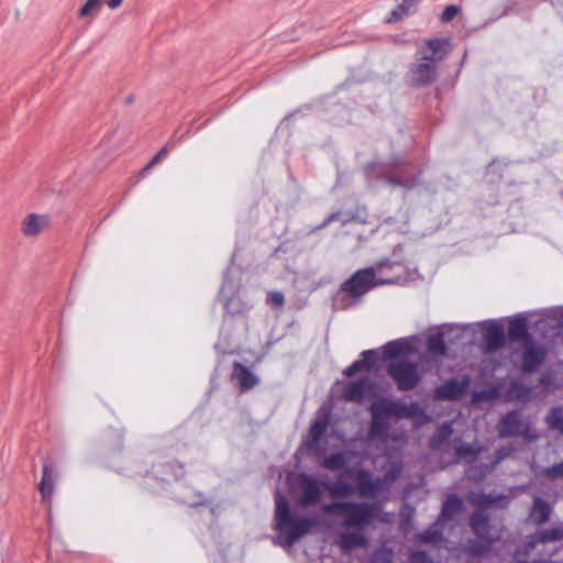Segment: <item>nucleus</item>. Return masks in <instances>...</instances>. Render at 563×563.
Masks as SVG:
<instances>
[{"instance_id": "nucleus-6", "label": "nucleus", "mask_w": 563, "mask_h": 563, "mask_svg": "<svg viewBox=\"0 0 563 563\" xmlns=\"http://www.w3.org/2000/svg\"><path fill=\"white\" fill-rule=\"evenodd\" d=\"M384 264H378L376 268H365L357 271L350 279L343 283L342 290L352 296H362L376 285L393 283L391 279H376V273L380 272Z\"/></svg>"}, {"instance_id": "nucleus-12", "label": "nucleus", "mask_w": 563, "mask_h": 563, "mask_svg": "<svg viewBox=\"0 0 563 563\" xmlns=\"http://www.w3.org/2000/svg\"><path fill=\"white\" fill-rule=\"evenodd\" d=\"M51 225L47 214L30 213L21 222V232L26 238H36Z\"/></svg>"}, {"instance_id": "nucleus-41", "label": "nucleus", "mask_w": 563, "mask_h": 563, "mask_svg": "<svg viewBox=\"0 0 563 563\" xmlns=\"http://www.w3.org/2000/svg\"><path fill=\"white\" fill-rule=\"evenodd\" d=\"M123 1L124 0H109L108 1V7L111 10L118 9L123 3Z\"/></svg>"}, {"instance_id": "nucleus-27", "label": "nucleus", "mask_w": 563, "mask_h": 563, "mask_svg": "<svg viewBox=\"0 0 563 563\" xmlns=\"http://www.w3.org/2000/svg\"><path fill=\"white\" fill-rule=\"evenodd\" d=\"M103 0H87L79 10V18L95 19L101 9Z\"/></svg>"}, {"instance_id": "nucleus-45", "label": "nucleus", "mask_w": 563, "mask_h": 563, "mask_svg": "<svg viewBox=\"0 0 563 563\" xmlns=\"http://www.w3.org/2000/svg\"><path fill=\"white\" fill-rule=\"evenodd\" d=\"M479 399V396L476 394L474 395V401H477Z\"/></svg>"}, {"instance_id": "nucleus-38", "label": "nucleus", "mask_w": 563, "mask_h": 563, "mask_svg": "<svg viewBox=\"0 0 563 563\" xmlns=\"http://www.w3.org/2000/svg\"><path fill=\"white\" fill-rule=\"evenodd\" d=\"M419 0H404L399 7L402 14H409L410 10L418 3Z\"/></svg>"}, {"instance_id": "nucleus-26", "label": "nucleus", "mask_w": 563, "mask_h": 563, "mask_svg": "<svg viewBox=\"0 0 563 563\" xmlns=\"http://www.w3.org/2000/svg\"><path fill=\"white\" fill-rule=\"evenodd\" d=\"M325 488L333 497H347L355 492V488L351 484L343 481H336L332 484H329L325 486Z\"/></svg>"}, {"instance_id": "nucleus-7", "label": "nucleus", "mask_w": 563, "mask_h": 563, "mask_svg": "<svg viewBox=\"0 0 563 563\" xmlns=\"http://www.w3.org/2000/svg\"><path fill=\"white\" fill-rule=\"evenodd\" d=\"M462 509V500L455 496L451 495L448 497L442 507V512L439 520L427 531L420 533L418 536V540L426 544H438L442 541V534L440 531V526L443 525L445 520H451L457 515Z\"/></svg>"}, {"instance_id": "nucleus-36", "label": "nucleus", "mask_w": 563, "mask_h": 563, "mask_svg": "<svg viewBox=\"0 0 563 563\" xmlns=\"http://www.w3.org/2000/svg\"><path fill=\"white\" fill-rule=\"evenodd\" d=\"M545 475L551 478L563 477V462L547 468Z\"/></svg>"}, {"instance_id": "nucleus-2", "label": "nucleus", "mask_w": 563, "mask_h": 563, "mask_svg": "<svg viewBox=\"0 0 563 563\" xmlns=\"http://www.w3.org/2000/svg\"><path fill=\"white\" fill-rule=\"evenodd\" d=\"M322 511L342 518L341 527L353 528L336 534V544L344 551L362 548L367 543L364 528L376 520L388 521L387 515L382 514L376 504L334 501L324 504Z\"/></svg>"}, {"instance_id": "nucleus-22", "label": "nucleus", "mask_w": 563, "mask_h": 563, "mask_svg": "<svg viewBox=\"0 0 563 563\" xmlns=\"http://www.w3.org/2000/svg\"><path fill=\"white\" fill-rule=\"evenodd\" d=\"M352 452H341L336 454H332L327 456L323 461V466L331 471H338L345 466V464L350 463L352 460Z\"/></svg>"}, {"instance_id": "nucleus-21", "label": "nucleus", "mask_w": 563, "mask_h": 563, "mask_svg": "<svg viewBox=\"0 0 563 563\" xmlns=\"http://www.w3.org/2000/svg\"><path fill=\"white\" fill-rule=\"evenodd\" d=\"M38 489L42 495V499L45 503H48L54 492V476L48 464H45L43 467V476Z\"/></svg>"}, {"instance_id": "nucleus-13", "label": "nucleus", "mask_w": 563, "mask_h": 563, "mask_svg": "<svg viewBox=\"0 0 563 563\" xmlns=\"http://www.w3.org/2000/svg\"><path fill=\"white\" fill-rule=\"evenodd\" d=\"M437 77V67L433 63L418 59L410 68V80L413 85L421 86L432 82Z\"/></svg>"}, {"instance_id": "nucleus-24", "label": "nucleus", "mask_w": 563, "mask_h": 563, "mask_svg": "<svg viewBox=\"0 0 563 563\" xmlns=\"http://www.w3.org/2000/svg\"><path fill=\"white\" fill-rule=\"evenodd\" d=\"M550 506L544 500L541 498H534L530 517L537 525L545 522L550 517Z\"/></svg>"}, {"instance_id": "nucleus-35", "label": "nucleus", "mask_w": 563, "mask_h": 563, "mask_svg": "<svg viewBox=\"0 0 563 563\" xmlns=\"http://www.w3.org/2000/svg\"><path fill=\"white\" fill-rule=\"evenodd\" d=\"M267 302L276 307H283L285 297L280 291H271L267 296Z\"/></svg>"}, {"instance_id": "nucleus-1", "label": "nucleus", "mask_w": 563, "mask_h": 563, "mask_svg": "<svg viewBox=\"0 0 563 563\" xmlns=\"http://www.w3.org/2000/svg\"><path fill=\"white\" fill-rule=\"evenodd\" d=\"M418 410L419 407L416 404L406 405L387 399L377 400L372 405L369 440L384 446L388 470L382 479H373L371 473L366 471L351 472L350 475L354 477L361 497H376L385 489L387 484L399 476L401 465L397 461H393L391 451L401 449L405 444V439L401 434L391 438L386 434L387 420L391 417L408 418L416 415Z\"/></svg>"}, {"instance_id": "nucleus-10", "label": "nucleus", "mask_w": 563, "mask_h": 563, "mask_svg": "<svg viewBox=\"0 0 563 563\" xmlns=\"http://www.w3.org/2000/svg\"><path fill=\"white\" fill-rule=\"evenodd\" d=\"M341 397L346 401L360 402L364 398L375 397V385L367 378L363 377L355 382L344 384Z\"/></svg>"}, {"instance_id": "nucleus-15", "label": "nucleus", "mask_w": 563, "mask_h": 563, "mask_svg": "<svg viewBox=\"0 0 563 563\" xmlns=\"http://www.w3.org/2000/svg\"><path fill=\"white\" fill-rule=\"evenodd\" d=\"M560 540H563V525L538 532L530 541L523 545L525 549L522 551H518V554H528L538 542L544 543Z\"/></svg>"}, {"instance_id": "nucleus-29", "label": "nucleus", "mask_w": 563, "mask_h": 563, "mask_svg": "<svg viewBox=\"0 0 563 563\" xmlns=\"http://www.w3.org/2000/svg\"><path fill=\"white\" fill-rule=\"evenodd\" d=\"M452 434V428L450 424H442L438 430L437 433L432 437L430 441V445L432 449H440L442 444L446 441V439L450 438Z\"/></svg>"}, {"instance_id": "nucleus-28", "label": "nucleus", "mask_w": 563, "mask_h": 563, "mask_svg": "<svg viewBox=\"0 0 563 563\" xmlns=\"http://www.w3.org/2000/svg\"><path fill=\"white\" fill-rule=\"evenodd\" d=\"M468 501L476 507L486 508V507L496 505L498 501V498L493 497L490 495H485L482 493H471L468 495Z\"/></svg>"}, {"instance_id": "nucleus-42", "label": "nucleus", "mask_w": 563, "mask_h": 563, "mask_svg": "<svg viewBox=\"0 0 563 563\" xmlns=\"http://www.w3.org/2000/svg\"><path fill=\"white\" fill-rule=\"evenodd\" d=\"M509 451L510 450L500 449L498 451V456H497V461L496 462H498V461L503 460L505 456H507L509 454Z\"/></svg>"}, {"instance_id": "nucleus-37", "label": "nucleus", "mask_w": 563, "mask_h": 563, "mask_svg": "<svg viewBox=\"0 0 563 563\" xmlns=\"http://www.w3.org/2000/svg\"><path fill=\"white\" fill-rule=\"evenodd\" d=\"M410 563H431V561L424 552H413L410 555Z\"/></svg>"}, {"instance_id": "nucleus-31", "label": "nucleus", "mask_w": 563, "mask_h": 563, "mask_svg": "<svg viewBox=\"0 0 563 563\" xmlns=\"http://www.w3.org/2000/svg\"><path fill=\"white\" fill-rule=\"evenodd\" d=\"M547 421L551 429H555L563 434V410L561 408L552 409Z\"/></svg>"}, {"instance_id": "nucleus-39", "label": "nucleus", "mask_w": 563, "mask_h": 563, "mask_svg": "<svg viewBox=\"0 0 563 563\" xmlns=\"http://www.w3.org/2000/svg\"><path fill=\"white\" fill-rule=\"evenodd\" d=\"M404 16H406V14H402L400 7L398 5L395 10H393L390 12V15L387 19V22L394 23V22L401 20Z\"/></svg>"}, {"instance_id": "nucleus-40", "label": "nucleus", "mask_w": 563, "mask_h": 563, "mask_svg": "<svg viewBox=\"0 0 563 563\" xmlns=\"http://www.w3.org/2000/svg\"><path fill=\"white\" fill-rule=\"evenodd\" d=\"M168 152L169 150L167 145L162 147L161 151L152 158V164H158L167 156Z\"/></svg>"}, {"instance_id": "nucleus-5", "label": "nucleus", "mask_w": 563, "mask_h": 563, "mask_svg": "<svg viewBox=\"0 0 563 563\" xmlns=\"http://www.w3.org/2000/svg\"><path fill=\"white\" fill-rule=\"evenodd\" d=\"M471 527L474 533L482 540L481 544H472L466 549L471 556H484L489 550L492 544L498 539V534L489 526L487 518L483 512H475L471 517Z\"/></svg>"}, {"instance_id": "nucleus-30", "label": "nucleus", "mask_w": 563, "mask_h": 563, "mask_svg": "<svg viewBox=\"0 0 563 563\" xmlns=\"http://www.w3.org/2000/svg\"><path fill=\"white\" fill-rule=\"evenodd\" d=\"M454 450L459 459H463L466 461H472L478 453V450L475 449L473 445L462 444L460 442H455Z\"/></svg>"}, {"instance_id": "nucleus-20", "label": "nucleus", "mask_w": 563, "mask_h": 563, "mask_svg": "<svg viewBox=\"0 0 563 563\" xmlns=\"http://www.w3.org/2000/svg\"><path fill=\"white\" fill-rule=\"evenodd\" d=\"M484 341L489 350H495L501 346L505 342V334L503 328L497 323H490L484 331Z\"/></svg>"}, {"instance_id": "nucleus-3", "label": "nucleus", "mask_w": 563, "mask_h": 563, "mask_svg": "<svg viewBox=\"0 0 563 563\" xmlns=\"http://www.w3.org/2000/svg\"><path fill=\"white\" fill-rule=\"evenodd\" d=\"M275 528L279 531L276 542L290 548L308 534L318 523L314 517H297L290 514L287 499L279 493L275 497Z\"/></svg>"}, {"instance_id": "nucleus-32", "label": "nucleus", "mask_w": 563, "mask_h": 563, "mask_svg": "<svg viewBox=\"0 0 563 563\" xmlns=\"http://www.w3.org/2000/svg\"><path fill=\"white\" fill-rule=\"evenodd\" d=\"M428 351L433 355L443 354L445 351L444 341L441 335L431 336L428 340Z\"/></svg>"}, {"instance_id": "nucleus-18", "label": "nucleus", "mask_w": 563, "mask_h": 563, "mask_svg": "<svg viewBox=\"0 0 563 563\" xmlns=\"http://www.w3.org/2000/svg\"><path fill=\"white\" fill-rule=\"evenodd\" d=\"M544 351L542 347L534 346L532 343H527L525 346L522 367L525 371L534 369L544 358Z\"/></svg>"}, {"instance_id": "nucleus-33", "label": "nucleus", "mask_w": 563, "mask_h": 563, "mask_svg": "<svg viewBox=\"0 0 563 563\" xmlns=\"http://www.w3.org/2000/svg\"><path fill=\"white\" fill-rule=\"evenodd\" d=\"M393 553L382 549L373 554L372 563H391Z\"/></svg>"}, {"instance_id": "nucleus-19", "label": "nucleus", "mask_w": 563, "mask_h": 563, "mask_svg": "<svg viewBox=\"0 0 563 563\" xmlns=\"http://www.w3.org/2000/svg\"><path fill=\"white\" fill-rule=\"evenodd\" d=\"M361 360L355 361L352 365H350L344 374L346 376H353L354 374L362 371H371L375 363L376 352L373 350L364 351L361 355Z\"/></svg>"}, {"instance_id": "nucleus-11", "label": "nucleus", "mask_w": 563, "mask_h": 563, "mask_svg": "<svg viewBox=\"0 0 563 563\" xmlns=\"http://www.w3.org/2000/svg\"><path fill=\"white\" fill-rule=\"evenodd\" d=\"M330 421V412L325 408H321L311 428L309 430L306 445L309 450L314 451L318 449L319 441L323 437Z\"/></svg>"}, {"instance_id": "nucleus-23", "label": "nucleus", "mask_w": 563, "mask_h": 563, "mask_svg": "<svg viewBox=\"0 0 563 563\" xmlns=\"http://www.w3.org/2000/svg\"><path fill=\"white\" fill-rule=\"evenodd\" d=\"M508 335L511 340H523L526 344L530 343L528 341L526 320L522 318L512 319L509 322Z\"/></svg>"}, {"instance_id": "nucleus-44", "label": "nucleus", "mask_w": 563, "mask_h": 563, "mask_svg": "<svg viewBox=\"0 0 563 563\" xmlns=\"http://www.w3.org/2000/svg\"><path fill=\"white\" fill-rule=\"evenodd\" d=\"M156 164H152V161L145 166L144 172L151 170Z\"/></svg>"}, {"instance_id": "nucleus-25", "label": "nucleus", "mask_w": 563, "mask_h": 563, "mask_svg": "<svg viewBox=\"0 0 563 563\" xmlns=\"http://www.w3.org/2000/svg\"><path fill=\"white\" fill-rule=\"evenodd\" d=\"M406 349L407 345L404 341H391L384 346V358L391 361L404 360L402 356L405 354Z\"/></svg>"}, {"instance_id": "nucleus-43", "label": "nucleus", "mask_w": 563, "mask_h": 563, "mask_svg": "<svg viewBox=\"0 0 563 563\" xmlns=\"http://www.w3.org/2000/svg\"><path fill=\"white\" fill-rule=\"evenodd\" d=\"M467 476L472 479H479L484 476V473L476 475L472 470L467 471Z\"/></svg>"}, {"instance_id": "nucleus-34", "label": "nucleus", "mask_w": 563, "mask_h": 563, "mask_svg": "<svg viewBox=\"0 0 563 563\" xmlns=\"http://www.w3.org/2000/svg\"><path fill=\"white\" fill-rule=\"evenodd\" d=\"M461 9L457 5H448L441 15V21L446 23L453 20L459 13Z\"/></svg>"}, {"instance_id": "nucleus-8", "label": "nucleus", "mask_w": 563, "mask_h": 563, "mask_svg": "<svg viewBox=\"0 0 563 563\" xmlns=\"http://www.w3.org/2000/svg\"><path fill=\"white\" fill-rule=\"evenodd\" d=\"M451 49L450 38L446 37H434L426 40L418 48V59L426 63H433L435 67L438 64L445 58Z\"/></svg>"}, {"instance_id": "nucleus-4", "label": "nucleus", "mask_w": 563, "mask_h": 563, "mask_svg": "<svg viewBox=\"0 0 563 563\" xmlns=\"http://www.w3.org/2000/svg\"><path fill=\"white\" fill-rule=\"evenodd\" d=\"M386 369L397 385V388L401 391L416 388L422 376L419 365L406 360L391 361Z\"/></svg>"}, {"instance_id": "nucleus-17", "label": "nucleus", "mask_w": 563, "mask_h": 563, "mask_svg": "<svg viewBox=\"0 0 563 563\" xmlns=\"http://www.w3.org/2000/svg\"><path fill=\"white\" fill-rule=\"evenodd\" d=\"M232 378L243 390H249L258 383V378L247 367L238 362L233 364Z\"/></svg>"}, {"instance_id": "nucleus-16", "label": "nucleus", "mask_w": 563, "mask_h": 563, "mask_svg": "<svg viewBox=\"0 0 563 563\" xmlns=\"http://www.w3.org/2000/svg\"><path fill=\"white\" fill-rule=\"evenodd\" d=\"M468 379H452L437 388V397L453 400L459 398L467 388Z\"/></svg>"}, {"instance_id": "nucleus-14", "label": "nucleus", "mask_w": 563, "mask_h": 563, "mask_svg": "<svg viewBox=\"0 0 563 563\" xmlns=\"http://www.w3.org/2000/svg\"><path fill=\"white\" fill-rule=\"evenodd\" d=\"M300 487L302 490L300 503L302 506L313 505L320 499L321 485L316 478L302 475L300 478Z\"/></svg>"}, {"instance_id": "nucleus-9", "label": "nucleus", "mask_w": 563, "mask_h": 563, "mask_svg": "<svg viewBox=\"0 0 563 563\" xmlns=\"http://www.w3.org/2000/svg\"><path fill=\"white\" fill-rule=\"evenodd\" d=\"M499 435H520L526 440H533L537 438L529 424L520 420L519 413L517 412H510L501 419L499 423Z\"/></svg>"}]
</instances>
